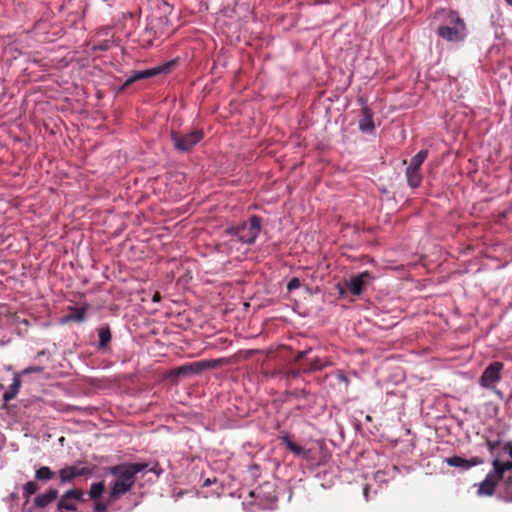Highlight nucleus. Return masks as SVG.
<instances>
[{
  "instance_id": "1",
  "label": "nucleus",
  "mask_w": 512,
  "mask_h": 512,
  "mask_svg": "<svg viewBox=\"0 0 512 512\" xmlns=\"http://www.w3.org/2000/svg\"><path fill=\"white\" fill-rule=\"evenodd\" d=\"M147 468V463H121L106 468L115 478L111 483L108 502L112 503L129 492L136 482V475Z\"/></svg>"
},
{
  "instance_id": "2",
  "label": "nucleus",
  "mask_w": 512,
  "mask_h": 512,
  "mask_svg": "<svg viewBox=\"0 0 512 512\" xmlns=\"http://www.w3.org/2000/svg\"><path fill=\"white\" fill-rule=\"evenodd\" d=\"M439 14L442 15L446 24L437 28V35L448 42L463 41L467 36L466 25L458 12L441 10Z\"/></svg>"
},
{
  "instance_id": "3",
  "label": "nucleus",
  "mask_w": 512,
  "mask_h": 512,
  "mask_svg": "<svg viewBox=\"0 0 512 512\" xmlns=\"http://www.w3.org/2000/svg\"><path fill=\"white\" fill-rule=\"evenodd\" d=\"M261 230V218L253 215L248 221L226 228L225 234L243 244H253Z\"/></svg>"
},
{
  "instance_id": "4",
  "label": "nucleus",
  "mask_w": 512,
  "mask_h": 512,
  "mask_svg": "<svg viewBox=\"0 0 512 512\" xmlns=\"http://www.w3.org/2000/svg\"><path fill=\"white\" fill-rule=\"evenodd\" d=\"M171 141L175 150L178 152H188L203 138L202 130H192L184 133L181 131H172L170 134Z\"/></svg>"
},
{
  "instance_id": "5",
  "label": "nucleus",
  "mask_w": 512,
  "mask_h": 512,
  "mask_svg": "<svg viewBox=\"0 0 512 512\" xmlns=\"http://www.w3.org/2000/svg\"><path fill=\"white\" fill-rule=\"evenodd\" d=\"M175 64L176 60H171L150 69L142 71H132L131 74L128 75L126 80L124 81L122 88L127 87L138 80L151 78L162 73H168L172 69V67L175 66Z\"/></svg>"
},
{
  "instance_id": "6",
  "label": "nucleus",
  "mask_w": 512,
  "mask_h": 512,
  "mask_svg": "<svg viewBox=\"0 0 512 512\" xmlns=\"http://www.w3.org/2000/svg\"><path fill=\"white\" fill-rule=\"evenodd\" d=\"M504 364L500 361L491 362L479 378V385L485 389L496 390V384L502 379Z\"/></svg>"
},
{
  "instance_id": "7",
  "label": "nucleus",
  "mask_w": 512,
  "mask_h": 512,
  "mask_svg": "<svg viewBox=\"0 0 512 512\" xmlns=\"http://www.w3.org/2000/svg\"><path fill=\"white\" fill-rule=\"evenodd\" d=\"M85 494L79 488L67 490L58 500V512H77V503L85 502Z\"/></svg>"
},
{
  "instance_id": "8",
  "label": "nucleus",
  "mask_w": 512,
  "mask_h": 512,
  "mask_svg": "<svg viewBox=\"0 0 512 512\" xmlns=\"http://www.w3.org/2000/svg\"><path fill=\"white\" fill-rule=\"evenodd\" d=\"M374 279L375 276L371 272L364 271L346 280L345 285L353 296H359Z\"/></svg>"
},
{
  "instance_id": "9",
  "label": "nucleus",
  "mask_w": 512,
  "mask_h": 512,
  "mask_svg": "<svg viewBox=\"0 0 512 512\" xmlns=\"http://www.w3.org/2000/svg\"><path fill=\"white\" fill-rule=\"evenodd\" d=\"M92 470L87 467H78L76 465H67L58 471L60 484L64 485L73 482V480L80 476H90Z\"/></svg>"
},
{
  "instance_id": "10",
  "label": "nucleus",
  "mask_w": 512,
  "mask_h": 512,
  "mask_svg": "<svg viewBox=\"0 0 512 512\" xmlns=\"http://www.w3.org/2000/svg\"><path fill=\"white\" fill-rule=\"evenodd\" d=\"M498 480L495 473L489 472L484 480L478 484L477 494L479 496H492L495 493Z\"/></svg>"
},
{
  "instance_id": "11",
  "label": "nucleus",
  "mask_w": 512,
  "mask_h": 512,
  "mask_svg": "<svg viewBox=\"0 0 512 512\" xmlns=\"http://www.w3.org/2000/svg\"><path fill=\"white\" fill-rule=\"evenodd\" d=\"M446 463L451 467L459 468V469L465 471V470H469L470 468H472L478 464H481L482 460L478 459L477 457H474L471 459H465L463 457L455 455V456L446 458Z\"/></svg>"
},
{
  "instance_id": "12",
  "label": "nucleus",
  "mask_w": 512,
  "mask_h": 512,
  "mask_svg": "<svg viewBox=\"0 0 512 512\" xmlns=\"http://www.w3.org/2000/svg\"><path fill=\"white\" fill-rule=\"evenodd\" d=\"M59 496L58 490L55 488H49L44 493L39 494L34 499V506L37 508H45L55 501Z\"/></svg>"
},
{
  "instance_id": "13",
  "label": "nucleus",
  "mask_w": 512,
  "mask_h": 512,
  "mask_svg": "<svg viewBox=\"0 0 512 512\" xmlns=\"http://www.w3.org/2000/svg\"><path fill=\"white\" fill-rule=\"evenodd\" d=\"M203 371L201 361L188 363L182 366L177 367L173 371V375L175 376H189L200 374Z\"/></svg>"
},
{
  "instance_id": "14",
  "label": "nucleus",
  "mask_w": 512,
  "mask_h": 512,
  "mask_svg": "<svg viewBox=\"0 0 512 512\" xmlns=\"http://www.w3.org/2000/svg\"><path fill=\"white\" fill-rule=\"evenodd\" d=\"M97 331L99 337L98 349L102 352H106L109 350V343L112 338L110 328L108 325H105L98 328Z\"/></svg>"
},
{
  "instance_id": "15",
  "label": "nucleus",
  "mask_w": 512,
  "mask_h": 512,
  "mask_svg": "<svg viewBox=\"0 0 512 512\" xmlns=\"http://www.w3.org/2000/svg\"><path fill=\"white\" fill-rule=\"evenodd\" d=\"M20 386V377L18 374H15L12 383L9 385L8 389L3 393V400L5 402H9L12 399H14L19 392Z\"/></svg>"
},
{
  "instance_id": "16",
  "label": "nucleus",
  "mask_w": 512,
  "mask_h": 512,
  "mask_svg": "<svg viewBox=\"0 0 512 512\" xmlns=\"http://www.w3.org/2000/svg\"><path fill=\"white\" fill-rule=\"evenodd\" d=\"M363 112H364V116L359 121V129L362 132H372L375 128L372 114L368 108H364Z\"/></svg>"
},
{
  "instance_id": "17",
  "label": "nucleus",
  "mask_w": 512,
  "mask_h": 512,
  "mask_svg": "<svg viewBox=\"0 0 512 512\" xmlns=\"http://www.w3.org/2000/svg\"><path fill=\"white\" fill-rule=\"evenodd\" d=\"M405 174L407 178V183L411 188H417L421 185L422 175L420 173V170L406 168Z\"/></svg>"
},
{
  "instance_id": "18",
  "label": "nucleus",
  "mask_w": 512,
  "mask_h": 512,
  "mask_svg": "<svg viewBox=\"0 0 512 512\" xmlns=\"http://www.w3.org/2000/svg\"><path fill=\"white\" fill-rule=\"evenodd\" d=\"M282 444L286 446V448L292 452L294 455L299 456L304 453V448L296 443H294L287 433H282L280 436Z\"/></svg>"
},
{
  "instance_id": "19",
  "label": "nucleus",
  "mask_w": 512,
  "mask_h": 512,
  "mask_svg": "<svg viewBox=\"0 0 512 512\" xmlns=\"http://www.w3.org/2000/svg\"><path fill=\"white\" fill-rule=\"evenodd\" d=\"M492 465L494 470L491 472L495 473L498 479L503 478L505 472L512 471V461L501 462L495 459Z\"/></svg>"
},
{
  "instance_id": "20",
  "label": "nucleus",
  "mask_w": 512,
  "mask_h": 512,
  "mask_svg": "<svg viewBox=\"0 0 512 512\" xmlns=\"http://www.w3.org/2000/svg\"><path fill=\"white\" fill-rule=\"evenodd\" d=\"M56 473L48 466H41L35 471V479L41 482H48L55 477Z\"/></svg>"
},
{
  "instance_id": "21",
  "label": "nucleus",
  "mask_w": 512,
  "mask_h": 512,
  "mask_svg": "<svg viewBox=\"0 0 512 512\" xmlns=\"http://www.w3.org/2000/svg\"><path fill=\"white\" fill-rule=\"evenodd\" d=\"M105 492V483L104 481L92 483L90 485V489L88 491V496L92 500H98L103 493Z\"/></svg>"
},
{
  "instance_id": "22",
  "label": "nucleus",
  "mask_w": 512,
  "mask_h": 512,
  "mask_svg": "<svg viewBox=\"0 0 512 512\" xmlns=\"http://www.w3.org/2000/svg\"><path fill=\"white\" fill-rule=\"evenodd\" d=\"M427 156H428L427 150H420L416 155H414L410 159V163L407 166V168L420 170V168H421L423 162L426 160Z\"/></svg>"
},
{
  "instance_id": "23",
  "label": "nucleus",
  "mask_w": 512,
  "mask_h": 512,
  "mask_svg": "<svg viewBox=\"0 0 512 512\" xmlns=\"http://www.w3.org/2000/svg\"><path fill=\"white\" fill-rule=\"evenodd\" d=\"M84 319H85V309L78 308V309H75V311L73 313L66 315L62 319V323H67V322H71V321L82 322V321H84Z\"/></svg>"
},
{
  "instance_id": "24",
  "label": "nucleus",
  "mask_w": 512,
  "mask_h": 512,
  "mask_svg": "<svg viewBox=\"0 0 512 512\" xmlns=\"http://www.w3.org/2000/svg\"><path fill=\"white\" fill-rule=\"evenodd\" d=\"M38 490H39V486L36 482L28 481L23 486V497L28 500L29 497L31 495H33L34 493H36Z\"/></svg>"
},
{
  "instance_id": "25",
  "label": "nucleus",
  "mask_w": 512,
  "mask_h": 512,
  "mask_svg": "<svg viewBox=\"0 0 512 512\" xmlns=\"http://www.w3.org/2000/svg\"><path fill=\"white\" fill-rule=\"evenodd\" d=\"M326 366H327V362L321 360L320 358H315L309 363V367L307 368V371L308 372L320 371Z\"/></svg>"
},
{
  "instance_id": "26",
  "label": "nucleus",
  "mask_w": 512,
  "mask_h": 512,
  "mask_svg": "<svg viewBox=\"0 0 512 512\" xmlns=\"http://www.w3.org/2000/svg\"><path fill=\"white\" fill-rule=\"evenodd\" d=\"M222 362V359H212V360H202L201 365L203 371L206 369H214L217 368Z\"/></svg>"
},
{
  "instance_id": "27",
  "label": "nucleus",
  "mask_w": 512,
  "mask_h": 512,
  "mask_svg": "<svg viewBox=\"0 0 512 512\" xmlns=\"http://www.w3.org/2000/svg\"><path fill=\"white\" fill-rule=\"evenodd\" d=\"M300 286H301V282H300L299 278L293 277L292 279H290V281L287 284V290L289 292H292V291L298 289Z\"/></svg>"
},
{
  "instance_id": "28",
  "label": "nucleus",
  "mask_w": 512,
  "mask_h": 512,
  "mask_svg": "<svg viewBox=\"0 0 512 512\" xmlns=\"http://www.w3.org/2000/svg\"><path fill=\"white\" fill-rule=\"evenodd\" d=\"M111 41L110 40H103L100 43L96 44L93 49L98 51H107L111 47Z\"/></svg>"
},
{
  "instance_id": "29",
  "label": "nucleus",
  "mask_w": 512,
  "mask_h": 512,
  "mask_svg": "<svg viewBox=\"0 0 512 512\" xmlns=\"http://www.w3.org/2000/svg\"><path fill=\"white\" fill-rule=\"evenodd\" d=\"M108 508V504L103 501H96L93 505L92 512H105Z\"/></svg>"
},
{
  "instance_id": "30",
  "label": "nucleus",
  "mask_w": 512,
  "mask_h": 512,
  "mask_svg": "<svg viewBox=\"0 0 512 512\" xmlns=\"http://www.w3.org/2000/svg\"><path fill=\"white\" fill-rule=\"evenodd\" d=\"M290 394L297 398H304L306 396L307 392L304 389H295Z\"/></svg>"
},
{
  "instance_id": "31",
  "label": "nucleus",
  "mask_w": 512,
  "mask_h": 512,
  "mask_svg": "<svg viewBox=\"0 0 512 512\" xmlns=\"http://www.w3.org/2000/svg\"><path fill=\"white\" fill-rule=\"evenodd\" d=\"M336 288H337L338 293H339V295H340L341 297H344V296L346 295V293L349 291V290L347 289V287H346V285H345V284H344V285H342V284L338 283V284L336 285Z\"/></svg>"
},
{
  "instance_id": "32",
  "label": "nucleus",
  "mask_w": 512,
  "mask_h": 512,
  "mask_svg": "<svg viewBox=\"0 0 512 512\" xmlns=\"http://www.w3.org/2000/svg\"><path fill=\"white\" fill-rule=\"evenodd\" d=\"M149 472H152V473H154L157 477H159V476L162 474L163 470H162V468L159 466V464H158V463H156L153 467H151V468L149 469Z\"/></svg>"
},
{
  "instance_id": "33",
  "label": "nucleus",
  "mask_w": 512,
  "mask_h": 512,
  "mask_svg": "<svg viewBox=\"0 0 512 512\" xmlns=\"http://www.w3.org/2000/svg\"><path fill=\"white\" fill-rule=\"evenodd\" d=\"M43 369L42 367L40 366H33V367H29V368H26L24 370V373H39L41 372Z\"/></svg>"
},
{
  "instance_id": "34",
  "label": "nucleus",
  "mask_w": 512,
  "mask_h": 512,
  "mask_svg": "<svg viewBox=\"0 0 512 512\" xmlns=\"http://www.w3.org/2000/svg\"><path fill=\"white\" fill-rule=\"evenodd\" d=\"M311 351V349H308V350H303V351H299L296 355V360H302L304 359L308 353Z\"/></svg>"
},
{
  "instance_id": "35",
  "label": "nucleus",
  "mask_w": 512,
  "mask_h": 512,
  "mask_svg": "<svg viewBox=\"0 0 512 512\" xmlns=\"http://www.w3.org/2000/svg\"><path fill=\"white\" fill-rule=\"evenodd\" d=\"M216 481H217V479H216V478H213V479L207 478V479H205V480H204V482H203L202 486H203V487H208V486H210L211 484L216 483Z\"/></svg>"
},
{
  "instance_id": "36",
  "label": "nucleus",
  "mask_w": 512,
  "mask_h": 512,
  "mask_svg": "<svg viewBox=\"0 0 512 512\" xmlns=\"http://www.w3.org/2000/svg\"><path fill=\"white\" fill-rule=\"evenodd\" d=\"M488 447L490 449V451H493L494 448L498 445V442H492V441H488Z\"/></svg>"
},
{
  "instance_id": "37",
  "label": "nucleus",
  "mask_w": 512,
  "mask_h": 512,
  "mask_svg": "<svg viewBox=\"0 0 512 512\" xmlns=\"http://www.w3.org/2000/svg\"><path fill=\"white\" fill-rule=\"evenodd\" d=\"M507 488H508V490H510V492L512 493V477H511V476H509V477L507 478Z\"/></svg>"
},
{
  "instance_id": "38",
  "label": "nucleus",
  "mask_w": 512,
  "mask_h": 512,
  "mask_svg": "<svg viewBox=\"0 0 512 512\" xmlns=\"http://www.w3.org/2000/svg\"><path fill=\"white\" fill-rule=\"evenodd\" d=\"M338 380L342 381V382H348V379L347 377L343 374V373H340L338 376H337Z\"/></svg>"
},
{
  "instance_id": "39",
  "label": "nucleus",
  "mask_w": 512,
  "mask_h": 512,
  "mask_svg": "<svg viewBox=\"0 0 512 512\" xmlns=\"http://www.w3.org/2000/svg\"><path fill=\"white\" fill-rule=\"evenodd\" d=\"M9 499L11 500H17L18 499V494L17 492H12L10 495H9Z\"/></svg>"
},
{
  "instance_id": "40",
  "label": "nucleus",
  "mask_w": 512,
  "mask_h": 512,
  "mask_svg": "<svg viewBox=\"0 0 512 512\" xmlns=\"http://www.w3.org/2000/svg\"><path fill=\"white\" fill-rule=\"evenodd\" d=\"M156 21H157L159 24H163V23H166V22H167V18H163V17H161V18L156 19Z\"/></svg>"
},
{
  "instance_id": "41",
  "label": "nucleus",
  "mask_w": 512,
  "mask_h": 512,
  "mask_svg": "<svg viewBox=\"0 0 512 512\" xmlns=\"http://www.w3.org/2000/svg\"><path fill=\"white\" fill-rule=\"evenodd\" d=\"M153 301H154V302H158V301H160V295H159V293H155V294H154V296H153Z\"/></svg>"
},
{
  "instance_id": "42",
  "label": "nucleus",
  "mask_w": 512,
  "mask_h": 512,
  "mask_svg": "<svg viewBox=\"0 0 512 512\" xmlns=\"http://www.w3.org/2000/svg\"><path fill=\"white\" fill-rule=\"evenodd\" d=\"M367 495H368V487H365L364 488V496L367 498Z\"/></svg>"
},
{
  "instance_id": "43",
  "label": "nucleus",
  "mask_w": 512,
  "mask_h": 512,
  "mask_svg": "<svg viewBox=\"0 0 512 512\" xmlns=\"http://www.w3.org/2000/svg\"><path fill=\"white\" fill-rule=\"evenodd\" d=\"M508 454L512 458V447L509 449Z\"/></svg>"
},
{
  "instance_id": "44",
  "label": "nucleus",
  "mask_w": 512,
  "mask_h": 512,
  "mask_svg": "<svg viewBox=\"0 0 512 512\" xmlns=\"http://www.w3.org/2000/svg\"><path fill=\"white\" fill-rule=\"evenodd\" d=\"M496 393H497V395H498L499 397H502V395H503V394H502V392H500V391H496Z\"/></svg>"
},
{
  "instance_id": "45",
  "label": "nucleus",
  "mask_w": 512,
  "mask_h": 512,
  "mask_svg": "<svg viewBox=\"0 0 512 512\" xmlns=\"http://www.w3.org/2000/svg\"><path fill=\"white\" fill-rule=\"evenodd\" d=\"M509 5L512 6V0H505Z\"/></svg>"
},
{
  "instance_id": "46",
  "label": "nucleus",
  "mask_w": 512,
  "mask_h": 512,
  "mask_svg": "<svg viewBox=\"0 0 512 512\" xmlns=\"http://www.w3.org/2000/svg\"><path fill=\"white\" fill-rule=\"evenodd\" d=\"M293 377H296L298 375L297 372H292Z\"/></svg>"
}]
</instances>
